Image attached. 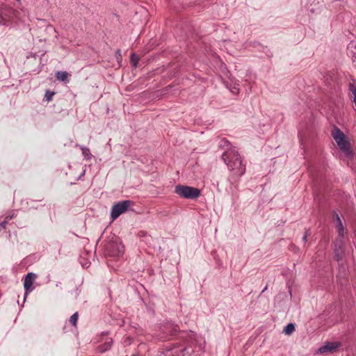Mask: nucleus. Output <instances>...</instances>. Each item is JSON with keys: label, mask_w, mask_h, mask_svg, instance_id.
Listing matches in <instances>:
<instances>
[{"label": "nucleus", "mask_w": 356, "mask_h": 356, "mask_svg": "<svg viewBox=\"0 0 356 356\" xmlns=\"http://www.w3.org/2000/svg\"><path fill=\"white\" fill-rule=\"evenodd\" d=\"M221 157L229 170V181L232 185L236 186L246 169L240 154L235 149H228L222 154Z\"/></svg>", "instance_id": "f257e3e1"}, {"label": "nucleus", "mask_w": 356, "mask_h": 356, "mask_svg": "<svg viewBox=\"0 0 356 356\" xmlns=\"http://www.w3.org/2000/svg\"><path fill=\"white\" fill-rule=\"evenodd\" d=\"M332 136L337 143L340 150L349 159L353 158V152L349 140L343 132L337 126H334L332 131Z\"/></svg>", "instance_id": "f03ea898"}, {"label": "nucleus", "mask_w": 356, "mask_h": 356, "mask_svg": "<svg viewBox=\"0 0 356 356\" xmlns=\"http://www.w3.org/2000/svg\"><path fill=\"white\" fill-rule=\"evenodd\" d=\"M104 252L108 257H120L124 253V245L118 237H112L106 242Z\"/></svg>", "instance_id": "7ed1b4c3"}, {"label": "nucleus", "mask_w": 356, "mask_h": 356, "mask_svg": "<svg viewBox=\"0 0 356 356\" xmlns=\"http://www.w3.org/2000/svg\"><path fill=\"white\" fill-rule=\"evenodd\" d=\"M134 201L130 200L119 201L115 203L111 208V218L112 220L117 219L120 215L128 211H134L132 207L134 206Z\"/></svg>", "instance_id": "20e7f679"}, {"label": "nucleus", "mask_w": 356, "mask_h": 356, "mask_svg": "<svg viewBox=\"0 0 356 356\" xmlns=\"http://www.w3.org/2000/svg\"><path fill=\"white\" fill-rule=\"evenodd\" d=\"M175 193L182 198L190 200L195 199L201 194L200 190L197 188L181 184L175 186Z\"/></svg>", "instance_id": "39448f33"}, {"label": "nucleus", "mask_w": 356, "mask_h": 356, "mask_svg": "<svg viewBox=\"0 0 356 356\" xmlns=\"http://www.w3.org/2000/svg\"><path fill=\"white\" fill-rule=\"evenodd\" d=\"M192 353L193 350L191 348L179 343H175L166 349V356H186L191 355Z\"/></svg>", "instance_id": "423d86ee"}, {"label": "nucleus", "mask_w": 356, "mask_h": 356, "mask_svg": "<svg viewBox=\"0 0 356 356\" xmlns=\"http://www.w3.org/2000/svg\"><path fill=\"white\" fill-rule=\"evenodd\" d=\"M18 12L13 8L4 9L0 13V24L9 26L13 20V17L16 15Z\"/></svg>", "instance_id": "0eeeda50"}, {"label": "nucleus", "mask_w": 356, "mask_h": 356, "mask_svg": "<svg viewBox=\"0 0 356 356\" xmlns=\"http://www.w3.org/2000/svg\"><path fill=\"white\" fill-rule=\"evenodd\" d=\"M334 259L340 262L344 256V243L342 238L337 239L334 243Z\"/></svg>", "instance_id": "6e6552de"}, {"label": "nucleus", "mask_w": 356, "mask_h": 356, "mask_svg": "<svg viewBox=\"0 0 356 356\" xmlns=\"http://www.w3.org/2000/svg\"><path fill=\"white\" fill-rule=\"evenodd\" d=\"M100 341L102 342V343L97 348V350L99 353H104L105 351L109 350L113 343V339L108 337V334L106 332H102Z\"/></svg>", "instance_id": "1a4fd4ad"}, {"label": "nucleus", "mask_w": 356, "mask_h": 356, "mask_svg": "<svg viewBox=\"0 0 356 356\" xmlns=\"http://www.w3.org/2000/svg\"><path fill=\"white\" fill-rule=\"evenodd\" d=\"M31 207L34 209H40L41 208H46L50 212L49 216H51V212H53V214L55 215L56 212V206L55 204H46L43 203V200H31Z\"/></svg>", "instance_id": "9d476101"}, {"label": "nucleus", "mask_w": 356, "mask_h": 356, "mask_svg": "<svg viewBox=\"0 0 356 356\" xmlns=\"http://www.w3.org/2000/svg\"><path fill=\"white\" fill-rule=\"evenodd\" d=\"M36 277V274L33 273H29L25 276L24 280V288L25 290V295H27L29 293L31 292L34 289V287H33V284Z\"/></svg>", "instance_id": "9b49d317"}, {"label": "nucleus", "mask_w": 356, "mask_h": 356, "mask_svg": "<svg viewBox=\"0 0 356 356\" xmlns=\"http://www.w3.org/2000/svg\"><path fill=\"white\" fill-rule=\"evenodd\" d=\"M341 346L340 342L337 341H328L325 342V343L321 346L318 349V353H333Z\"/></svg>", "instance_id": "f8f14e48"}, {"label": "nucleus", "mask_w": 356, "mask_h": 356, "mask_svg": "<svg viewBox=\"0 0 356 356\" xmlns=\"http://www.w3.org/2000/svg\"><path fill=\"white\" fill-rule=\"evenodd\" d=\"M333 215H334V220L337 221L336 227L337 229V232H338L339 236L340 238H343L344 236V227L343 226V224H342V222L339 217V215L336 211H334L333 212Z\"/></svg>", "instance_id": "ddd939ff"}, {"label": "nucleus", "mask_w": 356, "mask_h": 356, "mask_svg": "<svg viewBox=\"0 0 356 356\" xmlns=\"http://www.w3.org/2000/svg\"><path fill=\"white\" fill-rule=\"evenodd\" d=\"M76 146H78L81 149L82 152V155L86 160H91V159L92 158V154L90 153L89 148L79 145H77Z\"/></svg>", "instance_id": "4468645a"}, {"label": "nucleus", "mask_w": 356, "mask_h": 356, "mask_svg": "<svg viewBox=\"0 0 356 356\" xmlns=\"http://www.w3.org/2000/svg\"><path fill=\"white\" fill-rule=\"evenodd\" d=\"M68 73L65 71H58L56 73V78L60 81H65L68 77Z\"/></svg>", "instance_id": "2eb2a0df"}, {"label": "nucleus", "mask_w": 356, "mask_h": 356, "mask_svg": "<svg viewBox=\"0 0 356 356\" xmlns=\"http://www.w3.org/2000/svg\"><path fill=\"white\" fill-rule=\"evenodd\" d=\"M295 325L292 323H288L284 328V333L286 335L291 334L295 331Z\"/></svg>", "instance_id": "dca6fc26"}, {"label": "nucleus", "mask_w": 356, "mask_h": 356, "mask_svg": "<svg viewBox=\"0 0 356 356\" xmlns=\"http://www.w3.org/2000/svg\"><path fill=\"white\" fill-rule=\"evenodd\" d=\"M219 146L220 148L225 149H226L225 151H228V149H233L231 147V143L226 138H222L220 140Z\"/></svg>", "instance_id": "f3484780"}, {"label": "nucleus", "mask_w": 356, "mask_h": 356, "mask_svg": "<svg viewBox=\"0 0 356 356\" xmlns=\"http://www.w3.org/2000/svg\"><path fill=\"white\" fill-rule=\"evenodd\" d=\"M138 61H139L138 56H137L134 53H132L131 54V57H130V62H131V65L136 67L137 66Z\"/></svg>", "instance_id": "a211bd4d"}, {"label": "nucleus", "mask_w": 356, "mask_h": 356, "mask_svg": "<svg viewBox=\"0 0 356 356\" xmlns=\"http://www.w3.org/2000/svg\"><path fill=\"white\" fill-rule=\"evenodd\" d=\"M78 312H75L74 314L71 316L69 321L72 323V325L74 327L76 326L77 320H78Z\"/></svg>", "instance_id": "6ab92c4d"}, {"label": "nucleus", "mask_w": 356, "mask_h": 356, "mask_svg": "<svg viewBox=\"0 0 356 356\" xmlns=\"http://www.w3.org/2000/svg\"><path fill=\"white\" fill-rule=\"evenodd\" d=\"M55 92H51L50 90H47L44 94V98L47 102H50L52 99V97L54 95Z\"/></svg>", "instance_id": "aec40b11"}, {"label": "nucleus", "mask_w": 356, "mask_h": 356, "mask_svg": "<svg viewBox=\"0 0 356 356\" xmlns=\"http://www.w3.org/2000/svg\"><path fill=\"white\" fill-rule=\"evenodd\" d=\"M115 58H116V59H117L118 63L121 62V60H122V54H121V50L120 49H118L115 51Z\"/></svg>", "instance_id": "412c9836"}, {"label": "nucleus", "mask_w": 356, "mask_h": 356, "mask_svg": "<svg viewBox=\"0 0 356 356\" xmlns=\"http://www.w3.org/2000/svg\"><path fill=\"white\" fill-rule=\"evenodd\" d=\"M13 218H15V213H13L11 215H7L6 217H5V219L4 220H6V224L8 223V221L9 220H11L13 219Z\"/></svg>", "instance_id": "4be33fe9"}, {"label": "nucleus", "mask_w": 356, "mask_h": 356, "mask_svg": "<svg viewBox=\"0 0 356 356\" xmlns=\"http://www.w3.org/2000/svg\"><path fill=\"white\" fill-rule=\"evenodd\" d=\"M6 226V220H3L0 223V231L4 229Z\"/></svg>", "instance_id": "5701e85b"}, {"label": "nucleus", "mask_w": 356, "mask_h": 356, "mask_svg": "<svg viewBox=\"0 0 356 356\" xmlns=\"http://www.w3.org/2000/svg\"><path fill=\"white\" fill-rule=\"evenodd\" d=\"M309 236V234L307 233V232H306L302 237V240L305 243H306L307 241V237Z\"/></svg>", "instance_id": "b1692460"}, {"label": "nucleus", "mask_w": 356, "mask_h": 356, "mask_svg": "<svg viewBox=\"0 0 356 356\" xmlns=\"http://www.w3.org/2000/svg\"><path fill=\"white\" fill-rule=\"evenodd\" d=\"M47 29L49 30H53L54 32H56L55 29L51 25L47 26Z\"/></svg>", "instance_id": "393cba45"}, {"label": "nucleus", "mask_w": 356, "mask_h": 356, "mask_svg": "<svg viewBox=\"0 0 356 356\" xmlns=\"http://www.w3.org/2000/svg\"><path fill=\"white\" fill-rule=\"evenodd\" d=\"M266 290H267V286H266L261 291V293H264Z\"/></svg>", "instance_id": "a878e982"}, {"label": "nucleus", "mask_w": 356, "mask_h": 356, "mask_svg": "<svg viewBox=\"0 0 356 356\" xmlns=\"http://www.w3.org/2000/svg\"><path fill=\"white\" fill-rule=\"evenodd\" d=\"M131 356H137L136 355H132Z\"/></svg>", "instance_id": "bb28decb"}]
</instances>
